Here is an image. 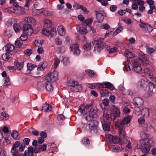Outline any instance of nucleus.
<instances>
[{
	"instance_id": "nucleus-1",
	"label": "nucleus",
	"mask_w": 156,
	"mask_h": 156,
	"mask_svg": "<svg viewBox=\"0 0 156 156\" xmlns=\"http://www.w3.org/2000/svg\"><path fill=\"white\" fill-rule=\"evenodd\" d=\"M113 112L112 113L110 110L106 109L103 113V119L104 122H107V121L109 120L112 121L115 120L116 117H119L120 114V112L119 108L115 105L112 106Z\"/></svg>"
},
{
	"instance_id": "nucleus-2",
	"label": "nucleus",
	"mask_w": 156,
	"mask_h": 156,
	"mask_svg": "<svg viewBox=\"0 0 156 156\" xmlns=\"http://www.w3.org/2000/svg\"><path fill=\"white\" fill-rule=\"evenodd\" d=\"M142 139L139 142L141 144L142 151L145 153H148L150 151L151 145L148 138L149 135L145 132H142L141 134Z\"/></svg>"
},
{
	"instance_id": "nucleus-3",
	"label": "nucleus",
	"mask_w": 156,
	"mask_h": 156,
	"mask_svg": "<svg viewBox=\"0 0 156 156\" xmlns=\"http://www.w3.org/2000/svg\"><path fill=\"white\" fill-rule=\"evenodd\" d=\"M149 81H145L144 79H141L138 82V85L140 88L142 90H145L148 86V84H149V89L150 91L153 93H156V87H154L153 83Z\"/></svg>"
},
{
	"instance_id": "nucleus-4",
	"label": "nucleus",
	"mask_w": 156,
	"mask_h": 156,
	"mask_svg": "<svg viewBox=\"0 0 156 156\" xmlns=\"http://www.w3.org/2000/svg\"><path fill=\"white\" fill-rule=\"evenodd\" d=\"M97 121L95 120H91L88 122V125L90 132L93 133H97L99 130Z\"/></svg>"
},
{
	"instance_id": "nucleus-5",
	"label": "nucleus",
	"mask_w": 156,
	"mask_h": 156,
	"mask_svg": "<svg viewBox=\"0 0 156 156\" xmlns=\"http://www.w3.org/2000/svg\"><path fill=\"white\" fill-rule=\"evenodd\" d=\"M149 66V65H147V68L145 69L144 72L145 75L148 81L151 80L153 82L156 83V78L154 77L152 71L147 69Z\"/></svg>"
},
{
	"instance_id": "nucleus-6",
	"label": "nucleus",
	"mask_w": 156,
	"mask_h": 156,
	"mask_svg": "<svg viewBox=\"0 0 156 156\" xmlns=\"http://www.w3.org/2000/svg\"><path fill=\"white\" fill-rule=\"evenodd\" d=\"M20 145L21 143L18 141L16 142L13 144L11 150V152L12 153V156H20L18 150L16 149V148L20 146ZM21 156H22V155H21Z\"/></svg>"
},
{
	"instance_id": "nucleus-7",
	"label": "nucleus",
	"mask_w": 156,
	"mask_h": 156,
	"mask_svg": "<svg viewBox=\"0 0 156 156\" xmlns=\"http://www.w3.org/2000/svg\"><path fill=\"white\" fill-rule=\"evenodd\" d=\"M58 73L57 72L54 71L51 73L48 74L45 78L46 80L50 81L51 82L56 81L58 79Z\"/></svg>"
},
{
	"instance_id": "nucleus-8",
	"label": "nucleus",
	"mask_w": 156,
	"mask_h": 156,
	"mask_svg": "<svg viewBox=\"0 0 156 156\" xmlns=\"http://www.w3.org/2000/svg\"><path fill=\"white\" fill-rule=\"evenodd\" d=\"M69 48L70 50L75 55H78L80 53V50L77 43L71 45L69 47Z\"/></svg>"
},
{
	"instance_id": "nucleus-9",
	"label": "nucleus",
	"mask_w": 156,
	"mask_h": 156,
	"mask_svg": "<svg viewBox=\"0 0 156 156\" xmlns=\"http://www.w3.org/2000/svg\"><path fill=\"white\" fill-rule=\"evenodd\" d=\"M23 32L30 35L33 32L32 26L30 24H25L23 26Z\"/></svg>"
},
{
	"instance_id": "nucleus-10",
	"label": "nucleus",
	"mask_w": 156,
	"mask_h": 156,
	"mask_svg": "<svg viewBox=\"0 0 156 156\" xmlns=\"http://www.w3.org/2000/svg\"><path fill=\"white\" fill-rule=\"evenodd\" d=\"M119 131L120 135L121 137V140L122 141L123 143H125L127 141V138L125 136V133L124 131V130L122 127L119 126Z\"/></svg>"
},
{
	"instance_id": "nucleus-11",
	"label": "nucleus",
	"mask_w": 156,
	"mask_h": 156,
	"mask_svg": "<svg viewBox=\"0 0 156 156\" xmlns=\"http://www.w3.org/2000/svg\"><path fill=\"white\" fill-rule=\"evenodd\" d=\"M130 119L131 117L129 116L124 118L120 122L119 126L122 127L123 126H127V125L130 122Z\"/></svg>"
},
{
	"instance_id": "nucleus-12",
	"label": "nucleus",
	"mask_w": 156,
	"mask_h": 156,
	"mask_svg": "<svg viewBox=\"0 0 156 156\" xmlns=\"http://www.w3.org/2000/svg\"><path fill=\"white\" fill-rule=\"evenodd\" d=\"M133 102L135 105L139 107H141L143 105L144 101L141 98L139 97H136L133 99Z\"/></svg>"
},
{
	"instance_id": "nucleus-13",
	"label": "nucleus",
	"mask_w": 156,
	"mask_h": 156,
	"mask_svg": "<svg viewBox=\"0 0 156 156\" xmlns=\"http://www.w3.org/2000/svg\"><path fill=\"white\" fill-rule=\"evenodd\" d=\"M132 66L134 71L137 73H140L142 71V68L140 64L135 62Z\"/></svg>"
},
{
	"instance_id": "nucleus-14",
	"label": "nucleus",
	"mask_w": 156,
	"mask_h": 156,
	"mask_svg": "<svg viewBox=\"0 0 156 156\" xmlns=\"http://www.w3.org/2000/svg\"><path fill=\"white\" fill-rule=\"evenodd\" d=\"M98 109L96 107L91 108L89 112V116L94 118L96 117L98 115Z\"/></svg>"
},
{
	"instance_id": "nucleus-15",
	"label": "nucleus",
	"mask_w": 156,
	"mask_h": 156,
	"mask_svg": "<svg viewBox=\"0 0 156 156\" xmlns=\"http://www.w3.org/2000/svg\"><path fill=\"white\" fill-rule=\"evenodd\" d=\"M44 86L46 90L50 92L52 91L53 89V87L52 86L51 82H50L48 80H47L44 84Z\"/></svg>"
},
{
	"instance_id": "nucleus-16",
	"label": "nucleus",
	"mask_w": 156,
	"mask_h": 156,
	"mask_svg": "<svg viewBox=\"0 0 156 156\" xmlns=\"http://www.w3.org/2000/svg\"><path fill=\"white\" fill-rule=\"evenodd\" d=\"M96 17L97 20L99 22H102L104 20V16L99 11H95Z\"/></svg>"
},
{
	"instance_id": "nucleus-17",
	"label": "nucleus",
	"mask_w": 156,
	"mask_h": 156,
	"mask_svg": "<svg viewBox=\"0 0 156 156\" xmlns=\"http://www.w3.org/2000/svg\"><path fill=\"white\" fill-rule=\"evenodd\" d=\"M57 31L58 33L60 36H63L66 34V29L62 25H60L58 27Z\"/></svg>"
},
{
	"instance_id": "nucleus-18",
	"label": "nucleus",
	"mask_w": 156,
	"mask_h": 156,
	"mask_svg": "<svg viewBox=\"0 0 156 156\" xmlns=\"http://www.w3.org/2000/svg\"><path fill=\"white\" fill-rule=\"evenodd\" d=\"M4 48L7 52L10 53L14 49L15 47L12 44H7L4 47Z\"/></svg>"
},
{
	"instance_id": "nucleus-19",
	"label": "nucleus",
	"mask_w": 156,
	"mask_h": 156,
	"mask_svg": "<svg viewBox=\"0 0 156 156\" xmlns=\"http://www.w3.org/2000/svg\"><path fill=\"white\" fill-rule=\"evenodd\" d=\"M122 143V141L119 137L115 136H113V138H112V140H111V143H114L115 144L119 143L121 144Z\"/></svg>"
},
{
	"instance_id": "nucleus-20",
	"label": "nucleus",
	"mask_w": 156,
	"mask_h": 156,
	"mask_svg": "<svg viewBox=\"0 0 156 156\" xmlns=\"http://www.w3.org/2000/svg\"><path fill=\"white\" fill-rule=\"evenodd\" d=\"M82 87L81 85L78 83L76 86H75L74 87H73V88H70L71 91L74 92H80L82 90Z\"/></svg>"
},
{
	"instance_id": "nucleus-21",
	"label": "nucleus",
	"mask_w": 156,
	"mask_h": 156,
	"mask_svg": "<svg viewBox=\"0 0 156 156\" xmlns=\"http://www.w3.org/2000/svg\"><path fill=\"white\" fill-rule=\"evenodd\" d=\"M51 106L49 105L48 104L46 103L43 105L42 110L44 112H47L51 111Z\"/></svg>"
},
{
	"instance_id": "nucleus-22",
	"label": "nucleus",
	"mask_w": 156,
	"mask_h": 156,
	"mask_svg": "<svg viewBox=\"0 0 156 156\" xmlns=\"http://www.w3.org/2000/svg\"><path fill=\"white\" fill-rule=\"evenodd\" d=\"M78 82L72 80H69L68 82L69 86L70 87V88L74 87L75 86H76L78 84Z\"/></svg>"
},
{
	"instance_id": "nucleus-23",
	"label": "nucleus",
	"mask_w": 156,
	"mask_h": 156,
	"mask_svg": "<svg viewBox=\"0 0 156 156\" xmlns=\"http://www.w3.org/2000/svg\"><path fill=\"white\" fill-rule=\"evenodd\" d=\"M24 21L28 23H34L36 22V19L30 17H26L23 19Z\"/></svg>"
},
{
	"instance_id": "nucleus-24",
	"label": "nucleus",
	"mask_w": 156,
	"mask_h": 156,
	"mask_svg": "<svg viewBox=\"0 0 156 156\" xmlns=\"http://www.w3.org/2000/svg\"><path fill=\"white\" fill-rule=\"evenodd\" d=\"M9 115L7 112L4 111L1 113L0 116V118L2 120H7L9 118Z\"/></svg>"
},
{
	"instance_id": "nucleus-25",
	"label": "nucleus",
	"mask_w": 156,
	"mask_h": 156,
	"mask_svg": "<svg viewBox=\"0 0 156 156\" xmlns=\"http://www.w3.org/2000/svg\"><path fill=\"white\" fill-rule=\"evenodd\" d=\"M104 47L107 48L103 45L101 44H96L94 48V51L95 52H100L103 49Z\"/></svg>"
},
{
	"instance_id": "nucleus-26",
	"label": "nucleus",
	"mask_w": 156,
	"mask_h": 156,
	"mask_svg": "<svg viewBox=\"0 0 156 156\" xmlns=\"http://www.w3.org/2000/svg\"><path fill=\"white\" fill-rule=\"evenodd\" d=\"M105 87L110 89L112 90H114L115 87L113 84L111 83L108 82H105L104 83Z\"/></svg>"
},
{
	"instance_id": "nucleus-27",
	"label": "nucleus",
	"mask_w": 156,
	"mask_h": 156,
	"mask_svg": "<svg viewBox=\"0 0 156 156\" xmlns=\"http://www.w3.org/2000/svg\"><path fill=\"white\" fill-rule=\"evenodd\" d=\"M100 93L101 95V97H108L110 92L108 90L106 89H102L100 90Z\"/></svg>"
},
{
	"instance_id": "nucleus-28",
	"label": "nucleus",
	"mask_w": 156,
	"mask_h": 156,
	"mask_svg": "<svg viewBox=\"0 0 156 156\" xmlns=\"http://www.w3.org/2000/svg\"><path fill=\"white\" fill-rule=\"evenodd\" d=\"M13 29L16 33H19L21 30L22 27L19 24L16 23L13 25Z\"/></svg>"
},
{
	"instance_id": "nucleus-29",
	"label": "nucleus",
	"mask_w": 156,
	"mask_h": 156,
	"mask_svg": "<svg viewBox=\"0 0 156 156\" xmlns=\"http://www.w3.org/2000/svg\"><path fill=\"white\" fill-rule=\"evenodd\" d=\"M43 22L44 26L45 27H50L52 25L51 21L48 19H46L44 20Z\"/></svg>"
},
{
	"instance_id": "nucleus-30",
	"label": "nucleus",
	"mask_w": 156,
	"mask_h": 156,
	"mask_svg": "<svg viewBox=\"0 0 156 156\" xmlns=\"http://www.w3.org/2000/svg\"><path fill=\"white\" fill-rule=\"evenodd\" d=\"M112 150L115 152H118L122 151L123 148H122V147H121L116 146H112Z\"/></svg>"
},
{
	"instance_id": "nucleus-31",
	"label": "nucleus",
	"mask_w": 156,
	"mask_h": 156,
	"mask_svg": "<svg viewBox=\"0 0 156 156\" xmlns=\"http://www.w3.org/2000/svg\"><path fill=\"white\" fill-rule=\"evenodd\" d=\"M11 55L9 52H6L2 55V59L5 61L8 60L11 57Z\"/></svg>"
},
{
	"instance_id": "nucleus-32",
	"label": "nucleus",
	"mask_w": 156,
	"mask_h": 156,
	"mask_svg": "<svg viewBox=\"0 0 156 156\" xmlns=\"http://www.w3.org/2000/svg\"><path fill=\"white\" fill-rule=\"evenodd\" d=\"M15 63L16 64V66L18 70H21L23 68L24 66L23 62H19L17 61H15Z\"/></svg>"
},
{
	"instance_id": "nucleus-33",
	"label": "nucleus",
	"mask_w": 156,
	"mask_h": 156,
	"mask_svg": "<svg viewBox=\"0 0 156 156\" xmlns=\"http://www.w3.org/2000/svg\"><path fill=\"white\" fill-rule=\"evenodd\" d=\"M86 74L89 76L92 77H96L97 76V74L94 73L93 71L90 69H87L85 71Z\"/></svg>"
},
{
	"instance_id": "nucleus-34",
	"label": "nucleus",
	"mask_w": 156,
	"mask_h": 156,
	"mask_svg": "<svg viewBox=\"0 0 156 156\" xmlns=\"http://www.w3.org/2000/svg\"><path fill=\"white\" fill-rule=\"evenodd\" d=\"M131 144L129 141L128 143L126 145L125 150L127 154H130L131 153Z\"/></svg>"
},
{
	"instance_id": "nucleus-35",
	"label": "nucleus",
	"mask_w": 156,
	"mask_h": 156,
	"mask_svg": "<svg viewBox=\"0 0 156 156\" xmlns=\"http://www.w3.org/2000/svg\"><path fill=\"white\" fill-rule=\"evenodd\" d=\"M105 122L102 124L103 129L105 131H109L110 130V124L109 122L108 123V122H106L107 123H105Z\"/></svg>"
},
{
	"instance_id": "nucleus-36",
	"label": "nucleus",
	"mask_w": 156,
	"mask_h": 156,
	"mask_svg": "<svg viewBox=\"0 0 156 156\" xmlns=\"http://www.w3.org/2000/svg\"><path fill=\"white\" fill-rule=\"evenodd\" d=\"M109 101L108 99L105 98L102 101V103L100 105V106L102 108H103V105L104 106L105 108V107L108 106L109 105Z\"/></svg>"
},
{
	"instance_id": "nucleus-37",
	"label": "nucleus",
	"mask_w": 156,
	"mask_h": 156,
	"mask_svg": "<svg viewBox=\"0 0 156 156\" xmlns=\"http://www.w3.org/2000/svg\"><path fill=\"white\" fill-rule=\"evenodd\" d=\"M142 114L143 115V117H148L149 115V109L147 108L143 109Z\"/></svg>"
},
{
	"instance_id": "nucleus-38",
	"label": "nucleus",
	"mask_w": 156,
	"mask_h": 156,
	"mask_svg": "<svg viewBox=\"0 0 156 156\" xmlns=\"http://www.w3.org/2000/svg\"><path fill=\"white\" fill-rule=\"evenodd\" d=\"M130 62V61L129 60H127L125 62V67L127 69V71H130L131 70L132 65Z\"/></svg>"
},
{
	"instance_id": "nucleus-39",
	"label": "nucleus",
	"mask_w": 156,
	"mask_h": 156,
	"mask_svg": "<svg viewBox=\"0 0 156 156\" xmlns=\"http://www.w3.org/2000/svg\"><path fill=\"white\" fill-rule=\"evenodd\" d=\"M40 13L44 14L45 13L44 10L42 9H40L39 10L36 9L33 12V14L34 15H38Z\"/></svg>"
},
{
	"instance_id": "nucleus-40",
	"label": "nucleus",
	"mask_w": 156,
	"mask_h": 156,
	"mask_svg": "<svg viewBox=\"0 0 156 156\" xmlns=\"http://www.w3.org/2000/svg\"><path fill=\"white\" fill-rule=\"evenodd\" d=\"M125 55L128 58H131L134 56V55L131 52L126 50L124 53Z\"/></svg>"
},
{
	"instance_id": "nucleus-41",
	"label": "nucleus",
	"mask_w": 156,
	"mask_h": 156,
	"mask_svg": "<svg viewBox=\"0 0 156 156\" xmlns=\"http://www.w3.org/2000/svg\"><path fill=\"white\" fill-rule=\"evenodd\" d=\"M91 45L90 42H87L83 45V48L84 49L88 50L91 48Z\"/></svg>"
},
{
	"instance_id": "nucleus-42",
	"label": "nucleus",
	"mask_w": 156,
	"mask_h": 156,
	"mask_svg": "<svg viewBox=\"0 0 156 156\" xmlns=\"http://www.w3.org/2000/svg\"><path fill=\"white\" fill-rule=\"evenodd\" d=\"M11 136L15 139L18 140L20 138L18 132L16 131L13 132L11 134Z\"/></svg>"
},
{
	"instance_id": "nucleus-43",
	"label": "nucleus",
	"mask_w": 156,
	"mask_h": 156,
	"mask_svg": "<svg viewBox=\"0 0 156 156\" xmlns=\"http://www.w3.org/2000/svg\"><path fill=\"white\" fill-rule=\"evenodd\" d=\"M54 68L56 69L60 63V61L57 57H55L54 59Z\"/></svg>"
},
{
	"instance_id": "nucleus-44",
	"label": "nucleus",
	"mask_w": 156,
	"mask_h": 156,
	"mask_svg": "<svg viewBox=\"0 0 156 156\" xmlns=\"http://www.w3.org/2000/svg\"><path fill=\"white\" fill-rule=\"evenodd\" d=\"M121 19L126 23L128 25H129L132 23L131 20L128 18H124V17H122L121 18Z\"/></svg>"
},
{
	"instance_id": "nucleus-45",
	"label": "nucleus",
	"mask_w": 156,
	"mask_h": 156,
	"mask_svg": "<svg viewBox=\"0 0 156 156\" xmlns=\"http://www.w3.org/2000/svg\"><path fill=\"white\" fill-rule=\"evenodd\" d=\"M104 39L103 38L101 37L99 38L97 41V44H101L103 45L104 46H106L105 43L104 41Z\"/></svg>"
},
{
	"instance_id": "nucleus-46",
	"label": "nucleus",
	"mask_w": 156,
	"mask_h": 156,
	"mask_svg": "<svg viewBox=\"0 0 156 156\" xmlns=\"http://www.w3.org/2000/svg\"><path fill=\"white\" fill-rule=\"evenodd\" d=\"M12 34V31L10 30H7L5 31L4 34L8 37H11Z\"/></svg>"
},
{
	"instance_id": "nucleus-47",
	"label": "nucleus",
	"mask_w": 156,
	"mask_h": 156,
	"mask_svg": "<svg viewBox=\"0 0 156 156\" xmlns=\"http://www.w3.org/2000/svg\"><path fill=\"white\" fill-rule=\"evenodd\" d=\"M140 21V23L139 24L140 26L142 28L143 30L146 31V27L148 24L141 22V20Z\"/></svg>"
},
{
	"instance_id": "nucleus-48",
	"label": "nucleus",
	"mask_w": 156,
	"mask_h": 156,
	"mask_svg": "<svg viewBox=\"0 0 156 156\" xmlns=\"http://www.w3.org/2000/svg\"><path fill=\"white\" fill-rule=\"evenodd\" d=\"M85 109V107L84 105H82L79 106L78 110L77 111L78 113L80 115H81L83 111Z\"/></svg>"
},
{
	"instance_id": "nucleus-49",
	"label": "nucleus",
	"mask_w": 156,
	"mask_h": 156,
	"mask_svg": "<svg viewBox=\"0 0 156 156\" xmlns=\"http://www.w3.org/2000/svg\"><path fill=\"white\" fill-rule=\"evenodd\" d=\"M123 29L122 27L121 26H120L113 33V35L114 36L115 35L117 34L122 31Z\"/></svg>"
},
{
	"instance_id": "nucleus-50",
	"label": "nucleus",
	"mask_w": 156,
	"mask_h": 156,
	"mask_svg": "<svg viewBox=\"0 0 156 156\" xmlns=\"http://www.w3.org/2000/svg\"><path fill=\"white\" fill-rule=\"evenodd\" d=\"M79 32L80 33L83 34H86L87 33L86 28L83 27L80 28Z\"/></svg>"
},
{
	"instance_id": "nucleus-51",
	"label": "nucleus",
	"mask_w": 156,
	"mask_h": 156,
	"mask_svg": "<svg viewBox=\"0 0 156 156\" xmlns=\"http://www.w3.org/2000/svg\"><path fill=\"white\" fill-rule=\"evenodd\" d=\"M79 8L85 14H87L89 12V11L83 5H80L79 6Z\"/></svg>"
},
{
	"instance_id": "nucleus-52",
	"label": "nucleus",
	"mask_w": 156,
	"mask_h": 156,
	"mask_svg": "<svg viewBox=\"0 0 156 156\" xmlns=\"http://www.w3.org/2000/svg\"><path fill=\"white\" fill-rule=\"evenodd\" d=\"M82 143L85 145H89L90 144V141L88 138L85 137L83 139Z\"/></svg>"
},
{
	"instance_id": "nucleus-53",
	"label": "nucleus",
	"mask_w": 156,
	"mask_h": 156,
	"mask_svg": "<svg viewBox=\"0 0 156 156\" xmlns=\"http://www.w3.org/2000/svg\"><path fill=\"white\" fill-rule=\"evenodd\" d=\"M27 34L24 33L22 34L21 36L20 37V40L22 41H25L27 38Z\"/></svg>"
},
{
	"instance_id": "nucleus-54",
	"label": "nucleus",
	"mask_w": 156,
	"mask_h": 156,
	"mask_svg": "<svg viewBox=\"0 0 156 156\" xmlns=\"http://www.w3.org/2000/svg\"><path fill=\"white\" fill-rule=\"evenodd\" d=\"M62 62H63L64 65L66 66L69 64V58L67 57H64L63 58Z\"/></svg>"
},
{
	"instance_id": "nucleus-55",
	"label": "nucleus",
	"mask_w": 156,
	"mask_h": 156,
	"mask_svg": "<svg viewBox=\"0 0 156 156\" xmlns=\"http://www.w3.org/2000/svg\"><path fill=\"white\" fill-rule=\"evenodd\" d=\"M113 136L110 134H107L106 135V140L108 142L111 143V140L113 138Z\"/></svg>"
},
{
	"instance_id": "nucleus-56",
	"label": "nucleus",
	"mask_w": 156,
	"mask_h": 156,
	"mask_svg": "<svg viewBox=\"0 0 156 156\" xmlns=\"http://www.w3.org/2000/svg\"><path fill=\"white\" fill-rule=\"evenodd\" d=\"M36 65H32L31 63H28L27 64V69L29 70H31L34 68L36 67Z\"/></svg>"
},
{
	"instance_id": "nucleus-57",
	"label": "nucleus",
	"mask_w": 156,
	"mask_h": 156,
	"mask_svg": "<svg viewBox=\"0 0 156 156\" xmlns=\"http://www.w3.org/2000/svg\"><path fill=\"white\" fill-rule=\"evenodd\" d=\"M42 32L43 34L47 36H49L50 35V30L48 29H43L42 30Z\"/></svg>"
},
{
	"instance_id": "nucleus-58",
	"label": "nucleus",
	"mask_w": 156,
	"mask_h": 156,
	"mask_svg": "<svg viewBox=\"0 0 156 156\" xmlns=\"http://www.w3.org/2000/svg\"><path fill=\"white\" fill-rule=\"evenodd\" d=\"M5 82L4 84V86H8L10 85V80L9 77H6L4 79Z\"/></svg>"
},
{
	"instance_id": "nucleus-59",
	"label": "nucleus",
	"mask_w": 156,
	"mask_h": 156,
	"mask_svg": "<svg viewBox=\"0 0 156 156\" xmlns=\"http://www.w3.org/2000/svg\"><path fill=\"white\" fill-rule=\"evenodd\" d=\"M99 2H100L102 5L104 6H106L108 4V1L111 0H97Z\"/></svg>"
},
{
	"instance_id": "nucleus-60",
	"label": "nucleus",
	"mask_w": 156,
	"mask_h": 156,
	"mask_svg": "<svg viewBox=\"0 0 156 156\" xmlns=\"http://www.w3.org/2000/svg\"><path fill=\"white\" fill-rule=\"evenodd\" d=\"M50 35L51 37H53L56 34V30L55 29L52 28L50 30Z\"/></svg>"
},
{
	"instance_id": "nucleus-61",
	"label": "nucleus",
	"mask_w": 156,
	"mask_h": 156,
	"mask_svg": "<svg viewBox=\"0 0 156 156\" xmlns=\"http://www.w3.org/2000/svg\"><path fill=\"white\" fill-rule=\"evenodd\" d=\"M65 117L64 116L62 115H59L57 117V119L61 123L63 121H64L65 119Z\"/></svg>"
},
{
	"instance_id": "nucleus-62",
	"label": "nucleus",
	"mask_w": 156,
	"mask_h": 156,
	"mask_svg": "<svg viewBox=\"0 0 156 156\" xmlns=\"http://www.w3.org/2000/svg\"><path fill=\"white\" fill-rule=\"evenodd\" d=\"M28 151L30 154H32L34 151L35 153H37L39 152V151L37 150H34V151L33 148L31 147H29L28 148Z\"/></svg>"
},
{
	"instance_id": "nucleus-63",
	"label": "nucleus",
	"mask_w": 156,
	"mask_h": 156,
	"mask_svg": "<svg viewBox=\"0 0 156 156\" xmlns=\"http://www.w3.org/2000/svg\"><path fill=\"white\" fill-rule=\"evenodd\" d=\"M93 19L91 18H87L84 21V23L87 25H89L93 21Z\"/></svg>"
},
{
	"instance_id": "nucleus-64",
	"label": "nucleus",
	"mask_w": 156,
	"mask_h": 156,
	"mask_svg": "<svg viewBox=\"0 0 156 156\" xmlns=\"http://www.w3.org/2000/svg\"><path fill=\"white\" fill-rule=\"evenodd\" d=\"M32 52V51L30 49H27L24 51V54L28 56H30Z\"/></svg>"
}]
</instances>
